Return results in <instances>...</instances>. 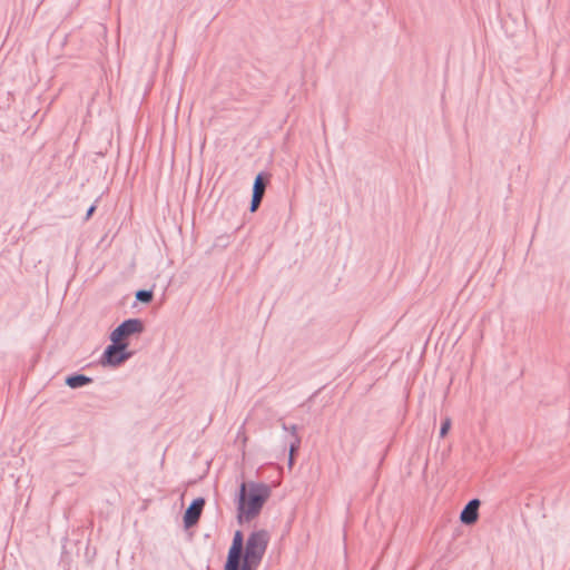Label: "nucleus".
Wrapping results in <instances>:
<instances>
[{
    "label": "nucleus",
    "instance_id": "nucleus-10",
    "mask_svg": "<svg viewBox=\"0 0 570 570\" xmlns=\"http://www.w3.org/2000/svg\"><path fill=\"white\" fill-rule=\"evenodd\" d=\"M92 377L75 372L66 376L65 384L70 389H80L92 383Z\"/></svg>",
    "mask_w": 570,
    "mask_h": 570
},
{
    "label": "nucleus",
    "instance_id": "nucleus-5",
    "mask_svg": "<svg viewBox=\"0 0 570 570\" xmlns=\"http://www.w3.org/2000/svg\"><path fill=\"white\" fill-rule=\"evenodd\" d=\"M268 181H269L268 173L261 171L256 175L254 183H253V188H252V199H250V205H249L250 213H255L258 209V207L263 200L264 193H265Z\"/></svg>",
    "mask_w": 570,
    "mask_h": 570
},
{
    "label": "nucleus",
    "instance_id": "nucleus-13",
    "mask_svg": "<svg viewBox=\"0 0 570 570\" xmlns=\"http://www.w3.org/2000/svg\"><path fill=\"white\" fill-rule=\"evenodd\" d=\"M451 428V419L446 417L442 421L440 426V438H444Z\"/></svg>",
    "mask_w": 570,
    "mask_h": 570
},
{
    "label": "nucleus",
    "instance_id": "nucleus-3",
    "mask_svg": "<svg viewBox=\"0 0 570 570\" xmlns=\"http://www.w3.org/2000/svg\"><path fill=\"white\" fill-rule=\"evenodd\" d=\"M269 539L271 537L267 530L261 529L253 531L246 540L242 558L262 562Z\"/></svg>",
    "mask_w": 570,
    "mask_h": 570
},
{
    "label": "nucleus",
    "instance_id": "nucleus-6",
    "mask_svg": "<svg viewBox=\"0 0 570 570\" xmlns=\"http://www.w3.org/2000/svg\"><path fill=\"white\" fill-rule=\"evenodd\" d=\"M282 429L288 433L284 436V443L288 446V466H293L295 455L297 454L301 446V438L297 435V425H287L282 423Z\"/></svg>",
    "mask_w": 570,
    "mask_h": 570
},
{
    "label": "nucleus",
    "instance_id": "nucleus-12",
    "mask_svg": "<svg viewBox=\"0 0 570 570\" xmlns=\"http://www.w3.org/2000/svg\"><path fill=\"white\" fill-rule=\"evenodd\" d=\"M261 562L242 558L238 570H257Z\"/></svg>",
    "mask_w": 570,
    "mask_h": 570
},
{
    "label": "nucleus",
    "instance_id": "nucleus-11",
    "mask_svg": "<svg viewBox=\"0 0 570 570\" xmlns=\"http://www.w3.org/2000/svg\"><path fill=\"white\" fill-rule=\"evenodd\" d=\"M136 301L148 304L154 298V292L153 289H138L135 294Z\"/></svg>",
    "mask_w": 570,
    "mask_h": 570
},
{
    "label": "nucleus",
    "instance_id": "nucleus-14",
    "mask_svg": "<svg viewBox=\"0 0 570 570\" xmlns=\"http://www.w3.org/2000/svg\"><path fill=\"white\" fill-rule=\"evenodd\" d=\"M239 562H240V561H237V560H234V559L227 558V559H226V562H225V564H224V570H238V568H239Z\"/></svg>",
    "mask_w": 570,
    "mask_h": 570
},
{
    "label": "nucleus",
    "instance_id": "nucleus-2",
    "mask_svg": "<svg viewBox=\"0 0 570 570\" xmlns=\"http://www.w3.org/2000/svg\"><path fill=\"white\" fill-rule=\"evenodd\" d=\"M110 344L107 345L100 356L102 366L117 367L132 357L134 352L128 350L129 343H119V341L109 338Z\"/></svg>",
    "mask_w": 570,
    "mask_h": 570
},
{
    "label": "nucleus",
    "instance_id": "nucleus-4",
    "mask_svg": "<svg viewBox=\"0 0 570 570\" xmlns=\"http://www.w3.org/2000/svg\"><path fill=\"white\" fill-rule=\"evenodd\" d=\"M145 331V323L140 318H126L109 334V338L128 343V337L139 335Z\"/></svg>",
    "mask_w": 570,
    "mask_h": 570
},
{
    "label": "nucleus",
    "instance_id": "nucleus-15",
    "mask_svg": "<svg viewBox=\"0 0 570 570\" xmlns=\"http://www.w3.org/2000/svg\"><path fill=\"white\" fill-rule=\"evenodd\" d=\"M96 210V205H90L86 213V219L90 218Z\"/></svg>",
    "mask_w": 570,
    "mask_h": 570
},
{
    "label": "nucleus",
    "instance_id": "nucleus-7",
    "mask_svg": "<svg viewBox=\"0 0 570 570\" xmlns=\"http://www.w3.org/2000/svg\"><path fill=\"white\" fill-rule=\"evenodd\" d=\"M205 507V499L202 497L195 498L184 512L183 521L186 529L194 527L203 512Z\"/></svg>",
    "mask_w": 570,
    "mask_h": 570
},
{
    "label": "nucleus",
    "instance_id": "nucleus-1",
    "mask_svg": "<svg viewBox=\"0 0 570 570\" xmlns=\"http://www.w3.org/2000/svg\"><path fill=\"white\" fill-rule=\"evenodd\" d=\"M271 495V488L262 482H242L236 498L239 524L256 518Z\"/></svg>",
    "mask_w": 570,
    "mask_h": 570
},
{
    "label": "nucleus",
    "instance_id": "nucleus-8",
    "mask_svg": "<svg viewBox=\"0 0 570 570\" xmlns=\"http://www.w3.org/2000/svg\"><path fill=\"white\" fill-rule=\"evenodd\" d=\"M481 501L478 498L471 499L460 513V521L465 525L474 524L479 519Z\"/></svg>",
    "mask_w": 570,
    "mask_h": 570
},
{
    "label": "nucleus",
    "instance_id": "nucleus-9",
    "mask_svg": "<svg viewBox=\"0 0 570 570\" xmlns=\"http://www.w3.org/2000/svg\"><path fill=\"white\" fill-rule=\"evenodd\" d=\"M244 548V534L240 530H236L233 537L232 546L229 547L227 553V558L240 561Z\"/></svg>",
    "mask_w": 570,
    "mask_h": 570
}]
</instances>
